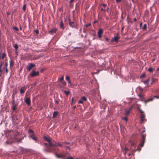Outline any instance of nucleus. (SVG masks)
I'll list each match as a JSON object with an SVG mask.
<instances>
[{
    "instance_id": "nucleus-39",
    "label": "nucleus",
    "mask_w": 159,
    "mask_h": 159,
    "mask_svg": "<svg viewBox=\"0 0 159 159\" xmlns=\"http://www.w3.org/2000/svg\"><path fill=\"white\" fill-rule=\"evenodd\" d=\"M122 119H123V120H125L126 121H127V118L126 117H123L122 118Z\"/></svg>"
},
{
    "instance_id": "nucleus-38",
    "label": "nucleus",
    "mask_w": 159,
    "mask_h": 159,
    "mask_svg": "<svg viewBox=\"0 0 159 159\" xmlns=\"http://www.w3.org/2000/svg\"><path fill=\"white\" fill-rule=\"evenodd\" d=\"M83 102H84L81 99L79 101L78 103L79 104H80V103L82 104L83 103Z\"/></svg>"
},
{
    "instance_id": "nucleus-64",
    "label": "nucleus",
    "mask_w": 159,
    "mask_h": 159,
    "mask_svg": "<svg viewBox=\"0 0 159 159\" xmlns=\"http://www.w3.org/2000/svg\"><path fill=\"white\" fill-rule=\"evenodd\" d=\"M157 70H159V67L157 69Z\"/></svg>"
},
{
    "instance_id": "nucleus-11",
    "label": "nucleus",
    "mask_w": 159,
    "mask_h": 159,
    "mask_svg": "<svg viewBox=\"0 0 159 159\" xmlns=\"http://www.w3.org/2000/svg\"><path fill=\"white\" fill-rule=\"evenodd\" d=\"M25 103H26V104H27L28 105H30V102H31V101H30V98H25Z\"/></svg>"
},
{
    "instance_id": "nucleus-8",
    "label": "nucleus",
    "mask_w": 159,
    "mask_h": 159,
    "mask_svg": "<svg viewBox=\"0 0 159 159\" xmlns=\"http://www.w3.org/2000/svg\"><path fill=\"white\" fill-rule=\"evenodd\" d=\"M154 98H159V96H154L153 98H149V99H148V100H145L144 101V102L145 103H146L148 102L149 101H152Z\"/></svg>"
},
{
    "instance_id": "nucleus-10",
    "label": "nucleus",
    "mask_w": 159,
    "mask_h": 159,
    "mask_svg": "<svg viewBox=\"0 0 159 159\" xmlns=\"http://www.w3.org/2000/svg\"><path fill=\"white\" fill-rule=\"evenodd\" d=\"M133 107H134V106H132L131 107H130L129 108V109H126L125 114L126 115H128L129 114L131 110L132 109Z\"/></svg>"
},
{
    "instance_id": "nucleus-24",
    "label": "nucleus",
    "mask_w": 159,
    "mask_h": 159,
    "mask_svg": "<svg viewBox=\"0 0 159 159\" xmlns=\"http://www.w3.org/2000/svg\"><path fill=\"white\" fill-rule=\"evenodd\" d=\"M141 150V149L139 148V146L138 148H137V149H134V150H133L132 151V152H135L136 151H140Z\"/></svg>"
},
{
    "instance_id": "nucleus-14",
    "label": "nucleus",
    "mask_w": 159,
    "mask_h": 159,
    "mask_svg": "<svg viewBox=\"0 0 159 159\" xmlns=\"http://www.w3.org/2000/svg\"><path fill=\"white\" fill-rule=\"evenodd\" d=\"M16 104L15 103H14L13 105L11 107V109H12L13 111H15L16 109Z\"/></svg>"
},
{
    "instance_id": "nucleus-42",
    "label": "nucleus",
    "mask_w": 159,
    "mask_h": 159,
    "mask_svg": "<svg viewBox=\"0 0 159 159\" xmlns=\"http://www.w3.org/2000/svg\"><path fill=\"white\" fill-rule=\"evenodd\" d=\"M102 5L104 7H107V4H105L102 3Z\"/></svg>"
},
{
    "instance_id": "nucleus-33",
    "label": "nucleus",
    "mask_w": 159,
    "mask_h": 159,
    "mask_svg": "<svg viewBox=\"0 0 159 159\" xmlns=\"http://www.w3.org/2000/svg\"><path fill=\"white\" fill-rule=\"evenodd\" d=\"M45 151L46 152H51L52 151V150L49 149H45Z\"/></svg>"
},
{
    "instance_id": "nucleus-56",
    "label": "nucleus",
    "mask_w": 159,
    "mask_h": 159,
    "mask_svg": "<svg viewBox=\"0 0 159 159\" xmlns=\"http://www.w3.org/2000/svg\"><path fill=\"white\" fill-rule=\"evenodd\" d=\"M66 143L67 144H69L70 143L69 142H66V143Z\"/></svg>"
},
{
    "instance_id": "nucleus-58",
    "label": "nucleus",
    "mask_w": 159,
    "mask_h": 159,
    "mask_svg": "<svg viewBox=\"0 0 159 159\" xmlns=\"http://www.w3.org/2000/svg\"><path fill=\"white\" fill-rule=\"evenodd\" d=\"M67 81H68V83H70V80H68Z\"/></svg>"
},
{
    "instance_id": "nucleus-55",
    "label": "nucleus",
    "mask_w": 159,
    "mask_h": 159,
    "mask_svg": "<svg viewBox=\"0 0 159 159\" xmlns=\"http://www.w3.org/2000/svg\"><path fill=\"white\" fill-rule=\"evenodd\" d=\"M106 40L107 41H108V39L107 38H105Z\"/></svg>"
},
{
    "instance_id": "nucleus-40",
    "label": "nucleus",
    "mask_w": 159,
    "mask_h": 159,
    "mask_svg": "<svg viewBox=\"0 0 159 159\" xmlns=\"http://www.w3.org/2000/svg\"><path fill=\"white\" fill-rule=\"evenodd\" d=\"M144 143H143V141H142V143L139 145V146L141 147H143V144Z\"/></svg>"
},
{
    "instance_id": "nucleus-16",
    "label": "nucleus",
    "mask_w": 159,
    "mask_h": 159,
    "mask_svg": "<svg viewBox=\"0 0 159 159\" xmlns=\"http://www.w3.org/2000/svg\"><path fill=\"white\" fill-rule=\"evenodd\" d=\"M29 137L30 138H31L33 140H34L35 141H37V139L34 136V135H30L29 136Z\"/></svg>"
},
{
    "instance_id": "nucleus-31",
    "label": "nucleus",
    "mask_w": 159,
    "mask_h": 159,
    "mask_svg": "<svg viewBox=\"0 0 159 159\" xmlns=\"http://www.w3.org/2000/svg\"><path fill=\"white\" fill-rule=\"evenodd\" d=\"M146 28H147V24H145L143 25V30H145V29H146Z\"/></svg>"
},
{
    "instance_id": "nucleus-61",
    "label": "nucleus",
    "mask_w": 159,
    "mask_h": 159,
    "mask_svg": "<svg viewBox=\"0 0 159 159\" xmlns=\"http://www.w3.org/2000/svg\"><path fill=\"white\" fill-rule=\"evenodd\" d=\"M104 9H103V8H101V11H104Z\"/></svg>"
},
{
    "instance_id": "nucleus-34",
    "label": "nucleus",
    "mask_w": 159,
    "mask_h": 159,
    "mask_svg": "<svg viewBox=\"0 0 159 159\" xmlns=\"http://www.w3.org/2000/svg\"><path fill=\"white\" fill-rule=\"evenodd\" d=\"M66 80L67 81L69 80H70V77H69V76H68V75H67L66 76Z\"/></svg>"
},
{
    "instance_id": "nucleus-54",
    "label": "nucleus",
    "mask_w": 159,
    "mask_h": 159,
    "mask_svg": "<svg viewBox=\"0 0 159 159\" xmlns=\"http://www.w3.org/2000/svg\"><path fill=\"white\" fill-rule=\"evenodd\" d=\"M67 159H73V158L72 157H69L67 158Z\"/></svg>"
},
{
    "instance_id": "nucleus-44",
    "label": "nucleus",
    "mask_w": 159,
    "mask_h": 159,
    "mask_svg": "<svg viewBox=\"0 0 159 159\" xmlns=\"http://www.w3.org/2000/svg\"><path fill=\"white\" fill-rule=\"evenodd\" d=\"M5 70L6 71V72L7 73L8 72V69H7V68L6 67L5 68Z\"/></svg>"
},
{
    "instance_id": "nucleus-62",
    "label": "nucleus",
    "mask_w": 159,
    "mask_h": 159,
    "mask_svg": "<svg viewBox=\"0 0 159 159\" xmlns=\"http://www.w3.org/2000/svg\"><path fill=\"white\" fill-rule=\"evenodd\" d=\"M20 30H22V28L21 27V26H20Z\"/></svg>"
},
{
    "instance_id": "nucleus-60",
    "label": "nucleus",
    "mask_w": 159,
    "mask_h": 159,
    "mask_svg": "<svg viewBox=\"0 0 159 159\" xmlns=\"http://www.w3.org/2000/svg\"><path fill=\"white\" fill-rule=\"evenodd\" d=\"M55 103H58V102L57 101H55Z\"/></svg>"
},
{
    "instance_id": "nucleus-1",
    "label": "nucleus",
    "mask_w": 159,
    "mask_h": 159,
    "mask_svg": "<svg viewBox=\"0 0 159 159\" xmlns=\"http://www.w3.org/2000/svg\"><path fill=\"white\" fill-rule=\"evenodd\" d=\"M44 139L49 143L50 146H53V143L54 140L51 141V139L48 137L47 136H44Z\"/></svg>"
},
{
    "instance_id": "nucleus-41",
    "label": "nucleus",
    "mask_w": 159,
    "mask_h": 159,
    "mask_svg": "<svg viewBox=\"0 0 159 159\" xmlns=\"http://www.w3.org/2000/svg\"><path fill=\"white\" fill-rule=\"evenodd\" d=\"M63 79H64V76H62L60 78V80L61 81H62V80H63Z\"/></svg>"
},
{
    "instance_id": "nucleus-6",
    "label": "nucleus",
    "mask_w": 159,
    "mask_h": 159,
    "mask_svg": "<svg viewBox=\"0 0 159 159\" xmlns=\"http://www.w3.org/2000/svg\"><path fill=\"white\" fill-rule=\"evenodd\" d=\"M150 78H148V79H147L146 80L143 81V83L145 84H146L148 87H150L151 85H152V82H153V81H152L151 83L150 84H148V83L149 82V80Z\"/></svg>"
},
{
    "instance_id": "nucleus-9",
    "label": "nucleus",
    "mask_w": 159,
    "mask_h": 159,
    "mask_svg": "<svg viewBox=\"0 0 159 159\" xmlns=\"http://www.w3.org/2000/svg\"><path fill=\"white\" fill-rule=\"evenodd\" d=\"M26 89V88L25 86H24L23 87H21L20 89V93L21 94H23Z\"/></svg>"
},
{
    "instance_id": "nucleus-59",
    "label": "nucleus",
    "mask_w": 159,
    "mask_h": 159,
    "mask_svg": "<svg viewBox=\"0 0 159 159\" xmlns=\"http://www.w3.org/2000/svg\"><path fill=\"white\" fill-rule=\"evenodd\" d=\"M127 154L129 156L131 155V154L130 153H128Z\"/></svg>"
},
{
    "instance_id": "nucleus-53",
    "label": "nucleus",
    "mask_w": 159,
    "mask_h": 159,
    "mask_svg": "<svg viewBox=\"0 0 159 159\" xmlns=\"http://www.w3.org/2000/svg\"><path fill=\"white\" fill-rule=\"evenodd\" d=\"M66 149H70V148H69V146H67V147H66Z\"/></svg>"
},
{
    "instance_id": "nucleus-63",
    "label": "nucleus",
    "mask_w": 159,
    "mask_h": 159,
    "mask_svg": "<svg viewBox=\"0 0 159 159\" xmlns=\"http://www.w3.org/2000/svg\"><path fill=\"white\" fill-rule=\"evenodd\" d=\"M140 112L141 113H143V111L142 110H140Z\"/></svg>"
},
{
    "instance_id": "nucleus-43",
    "label": "nucleus",
    "mask_w": 159,
    "mask_h": 159,
    "mask_svg": "<svg viewBox=\"0 0 159 159\" xmlns=\"http://www.w3.org/2000/svg\"><path fill=\"white\" fill-rule=\"evenodd\" d=\"M8 66V63L7 62H6L5 64V65L4 66H5V68L6 67L7 68V66Z\"/></svg>"
},
{
    "instance_id": "nucleus-35",
    "label": "nucleus",
    "mask_w": 159,
    "mask_h": 159,
    "mask_svg": "<svg viewBox=\"0 0 159 159\" xmlns=\"http://www.w3.org/2000/svg\"><path fill=\"white\" fill-rule=\"evenodd\" d=\"M145 74H142L140 76V77L141 78H144V77H145Z\"/></svg>"
},
{
    "instance_id": "nucleus-46",
    "label": "nucleus",
    "mask_w": 159,
    "mask_h": 159,
    "mask_svg": "<svg viewBox=\"0 0 159 159\" xmlns=\"http://www.w3.org/2000/svg\"><path fill=\"white\" fill-rule=\"evenodd\" d=\"M35 32L37 34H38L39 33V31L38 30H36L35 31Z\"/></svg>"
},
{
    "instance_id": "nucleus-36",
    "label": "nucleus",
    "mask_w": 159,
    "mask_h": 159,
    "mask_svg": "<svg viewBox=\"0 0 159 159\" xmlns=\"http://www.w3.org/2000/svg\"><path fill=\"white\" fill-rule=\"evenodd\" d=\"M13 29L16 30V31H18L19 30L16 27H13Z\"/></svg>"
},
{
    "instance_id": "nucleus-2",
    "label": "nucleus",
    "mask_w": 159,
    "mask_h": 159,
    "mask_svg": "<svg viewBox=\"0 0 159 159\" xmlns=\"http://www.w3.org/2000/svg\"><path fill=\"white\" fill-rule=\"evenodd\" d=\"M39 74V71L36 72L34 70H33L30 72V75L31 77H34L38 76Z\"/></svg>"
},
{
    "instance_id": "nucleus-49",
    "label": "nucleus",
    "mask_w": 159,
    "mask_h": 159,
    "mask_svg": "<svg viewBox=\"0 0 159 159\" xmlns=\"http://www.w3.org/2000/svg\"><path fill=\"white\" fill-rule=\"evenodd\" d=\"M108 9H109V8L108 7H107V9H105L104 10V11L105 12V11H108Z\"/></svg>"
},
{
    "instance_id": "nucleus-4",
    "label": "nucleus",
    "mask_w": 159,
    "mask_h": 159,
    "mask_svg": "<svg viewBox=\"0 0 159 159\" xmlns=\"http://www.w3.org/2000/svg\"><path fill=\"white\" fill-rule=\"evenodd\" d=\"M118 34H117L116 36H115L114 38L111 40V42H117L119 39H120V37H118Z\"/></svg>"
},
{
    "instance_id": "nucleus-7",
    "label": "nucleus",
    "mask_w": 159,
    "mask_h": 159,
    "mask_svg": "<svg viewBox=\"0 0 159 159\" xmlns=\"http://www.w3.org/2000/svg\"><path fill=\"white\" fill-rule=\"evenodd\" d=\"M102 33L103 31L102 29H99L97 33L98 36L99 38H100L101 37Z\"/></svg>"
},
{
    "instance_id": "nucleus-22",
    "label": "nucleus",
    "mask_w": 159,
    "mask_h": 159,
    "mask_svg": "<svg viewBox=\"0 0 159 159\" xmlns=\"http://www.w3.org/2000/svg\"><path fill=\"white\" fill-rule=\"evenodd\" d=\"M58 114V112L57 111H54L53 112V118L56 117Z\"/></svg>"
},
{
    "instance_id": "nucleus-57",
    "label": "nucleus",
    "mask_w": 159,
    "mask_h": 159,
    "mask_svg": "<svg viewBox=\"0 0 159 159\" xmlns=\"http://www.w3.org/2000/svg\"><path fill=\"white\" fill-rule=\"evenodd\" d=\"M137 20L136 19V18H134V20L135 21H136Z\"/></svg>"
},
{
    "instance_id": "nucleus-26",
    "label": "nucleus",
    "mask_w": 159,
    "mask_h": 159,
    "mask_svg": "<svg viewBox=\"0 0 159 159\" xmlns=\"http://www.w3.org/2000/svg\"><path fill=\"white\" fill-rule=\"evenodd\" d=\"M81 100H82L83 102H86L87 101V99L86 97L84 96L82 97L81 98Z\"/></svg>"
},
{
    "instance_id": "nucleus-18",
    "label": "nucleus",
    "mask_w": 159,
    "mask_h": 159,
    "mask_svg": "<svg viewBox=\"0 0 159 159\" xmlns=\"http://www.w3.org/2000/svg\"><path fill=\"white\" fill-rule=\"evenodd\" d=\"M129 144H130L131 147L134 146L135 144V143L134 142H133L131 140L130 141H129Z\"/></svg>"
},
{
    "instance_id": "nucleus-3",
    "label": "nucleus",
    "mask_w": 159,
    "mask_h": 159,
    "mask_svg": "<svg viewBox=\"0 0 159 159\" xmlns=\"http://www.w3.org/2000/svg\"><path fill=\"white\" fill-rule=\"evenodd\" d=\"M35 65L34 64H33L32 63H30L29 64V66H27L26 67L27 70L28 71H30L31 70V69L35 67Z\"/></svg>"
},
{
    "instance_id": "nucleus-12",
    "label": "nucleus",
    "mask_w": 159,
    "mask_h": 159,
    "mask_svg": "<svg viewBox=\"0 0 159 159\" xmlns=\"http://www.w3.org/2000/svg\"><path fill=\"white\" fill-rule=\"evenodd\" d=\"M53 144L52 147H56V146H59L60 147H62L63 146V144H62L59 143H58L56 142L55 141H54V142H53Z\"/></svg>"
},
{
    "instance_id": "nucleus-51",
    "label": "nucleus",
    "mask_w": 159,
    "mask_h": 159,
    "mask_svg": "<svg viewBox=\"0 0 159 159\" xmlns=\"http://www.w3.org/2000/svg\"><path fill=\"white\" fill-rule=\"evenodd\" d=\"M73 101H74V98L73 97L72 98V103H71V104H72L73 103Z\"/></svg>"
},
{
    "instance_id": "nucleus-20",
    "label": "nucleus",
    "mask_w": 159,
    "mask_h": 159,
    "mask_svg": "<svg viewBox=\"0 0 159 159\" xmlns=\"http://www.w3.org/2000/svg\"><path fill=\"white\" fill-rule=\"evenodd\" d=\"M146 135L145 134H143L142 135V140L143 141V143H144L145 142V138Z\"/></svg>"
},
{
    "instance_id": "nucleus-5",
    "label": "nucleus",
    "mask_w": 159,
    "mask_h": 159,
    "mask_svg": "<svg viewBox=\"0 0 159 159\" xmlns=\"http://www.w3.org/2000/svg\"><path fill=\"white\" fill-rule=\"evenodd\" d=\"M69 25L72 28H75L76 27V25L74 21H71L70 19H69Z\"/></svg>"
},
{
    "instance_id": "nucleus-27",
    "label": "nucleus",
    "mask_w": 159,
    "mask_h": 159,
    "mask_svg": "<svg viewBox=\"0 0 159 159\" xmlns=\"http://www.w3.org/2000/svg\"><path fill=\"white\" fill-rule=\"evenodd\" d=\"M138 96L141 98V100H143V99L144 98L142 94H139L138 95Z\"/></svg>"
},
{
    "instance_id": "nucleus-47",
    "label": "nucleus",
    "mask_w": 159,
    "mask_h": 159,
    "mask_svg": "<svg viewBox=\"0 0 159 159\" xmlns=\"http://www.w3.org/2000/svg\"><path fill=\"white\" fill-rule=\"evenodd\" d=\"M90 25H91V24H87L85 26H86V27H88V26H90Z\"/></svg>"
},
{
    "instance_id": "nucleus-48",
    "label": "nucleus",
    "mask_w": 159,
    "mask_h": 159,
    "mask_svg": "<svg viewBox=\"0 0 159 159\" xmlns=\"http://www.w3.org/2000/svg\"><path fill=\"white\" fill-rule=\"evenodd\" d=\"M43 144L46 146H48V144L47 143H44Z\"/></svg>"
},
{
    "instance_id": "nucleus-17",
    "label": "nucleus",
    "mask_w": 159,
    "mask_h": 159,
    "mask_svg": "<svg viewBox=\"0 0 159 159\" xmlns=\"http://www.w3.org/2000/svg\"><path fill=\"white\" fill-rule=\"evenodd\" d=\"M145 117V115L143 114H142L141 115V120L142 122H143L144 121V118Z\"/></svg>"
},
{
    "instance_id": "nucleus-19",
    "label": "nucleus",
    "mask_w": 159,
    "mask_h": 159,
    "mask_svg": "<svg viewBox=\"0 0 159 159\" xmlns=\"http://www.w3.org/2000/svg\"><path fill=\"white\" fill-rule=\"evenodd\" d=\"M10 62V67L11 68V66L13 65L14 62L11 59L9 61Z\"/></svg>"
},
{
    "instance_id": "nucleus-29",
    "label": "nucleus",
    "mask_w": 159,
    "mask_h": 159,
    "mask_svg": "<svg viewBox=\"0 0 159 159\" xmlns=\"http://www.w3.org/2000/svg\"><path fill=\"white\" fill-rule=\"evenodd\" d=\"M6 56V54L5 52H3L2 53V56L1 57L2 59H3Z\"/></svg>"
},
{
    "instance_id": "nucleus-30",
    "label": "nucleus",
    "mask_w": 159,
    "mask_h": 159,
    "mask_svg": "<svg viewBox=\"0 0 159 159\" xmlns=\"http://www.w3.org/2000/svg\"><path fill=\"white\" fill-rule=\"evenodd\" d=\"M64 92L67 96L68 95L69 93V91H66L65 90Z\"/></svg>"
},
{
    "instance_id": "nucleus-21",
    "label": "nucleus",
    "mask_w": 159,
    "mask_h": 159,
    "mask_svg": "<svg viewBox=\"0 0 159 159\" xmlns=\"http://www.w3.org/2000/svg\"><path fill=\"white\" fill-rule=\"evenodd\" d=\"M23 139V138H20L17 139H16V142L18 143H19Z\"/></svg>"
},
{
    "instance_id": "nucleus-15",
    "label": "nucleus",
    "mask_w": 159,
    "mask_h": 159,
    "mask_svg": "<svg viewBox=\"0 0 159 159\" xmlns=\"http://www.w3.org/2000/svg\"><path fill=\"white\" fill-rule=\"evenodd\" d=\"M60 28L61 29H64V25L62 20L60 22Z\"/></svg>"
},
{
    "instance_id": "nucleus-32",
    "label": "nucleus",
    "mask_w": 159,
    "mask_h": 159,
    "mask_svg": "<svg viewBox=\"0 0 159 159\" xmlns=\"http://www.w3.org/2000/svg\"><path fill=\"white\" fill-rule=\"evenodd\" d=\"M26 9V5H24L23 7V10L24 11H25Z\"/></svg>"
},
{
    "instance_id": "nucleus-52",
    "label": "nucleus",
    "mask_w": 159,
    "mask_h": 159,
    "mask_svg": "<svg viewBox=\"0 0 159 159\" xmlns=\"http://www.w3.org/2000/svg\"><path fill=\"white\" fill-rule=\"evenodd\" d=\"M4 70H5V66H4V67H3V68H2V71H3Z\"/></svg>"
},
{
    "instance_id": "nucleus-25",
    "label": "nucleus",
    "mask_w": 159,
    "mask_h": 159,
    "mask_svg": "<svg viewBox=\"0 0 159 159\" xmlns=\"http://www.w3.org/2000/svg\"><path fill=\"white\" fill-rule=\"evenodd\" d=\"M56 156L58 158H61L62 157L63 155H59V154L56 153L55 154Z\"/></svg>"
},
{
    "instance_id": "nucleus-45",
    "label": "nucleus",
    "mask_w": 159,
    "mask_h": 159,
    "mask_svg": "<svg viewBox=\"0 0 159 159\" xmlns=\"http://www.w3.org/2000/svg\"><path fill=\"white\" fill-rule=\"evenodd\" d=\"M75 0H70L69 2L70 3V4L74 1Z\"/></svg>"
},
{
    "instance_id": "nucleus-50",
    "label": "nucleus",
    "mask_w": 159,
    "mask_h": 159,
    "mask_svg": "<svg viewBox=\"0 0 159 159\" xmlns=\"http://www.w3.org/2000/svg\"><path fill=\"white\" fill-rule=\"evenodd\" d=\"M116 2L117 3L121 2V0H116Z\"/></svg>"
},
{
    "instance_id": "nucleus-13",
    "label": "nucleus",
    "mask_w": 159,
    "mask_h": 159,
    "mask_svg": "<svg viewBox=\"0 0 159 159\" xmlns=\"http://www.w3.org/2000/svg\"><path fill=\"white\" fill-rule=\"evenodd\" d=\"M57 31V29L56 28H53L52 29L49 31V33L53 35L56 33Z\"/></svg>"
},
{
    "instance_id": "nucleus-37",
    "label": "nucleus",
    "mask_w": 159,
    "mask_h": 159,
    "mask_svg": "<svg viewBox=\"0 0 159 159\" xmlns=\"http://www.w3.org/2000/svg\"><path fill=\"white\" fill-rule=\"evenodd\" d=\"M28 133H34L33 131L31 129H29L28 130Z\"/></svg>"
},
{
    "instance_id": "nucleus-23",
    "label": "nucleus",
    "mask_w": 159,
    "mask_h": 159,
    "mask_svg": "<svg viewBox=\"0 0 159 159\" xmlns=\"http://www.w3.org/2000/svg\"><path fill=\"white\" fill-rule=\"evenodd\" d=\"M13 47L15 48L16 51L18 48V46L17 44V43H16ZM16 52H17L16 51Z\"/></svg>"
},
{
    "instance_id": "nucleus-28",
    "label": "nucleus",
    "mask_w": 159,
    "mask_h": 159,
    "mask_svg": "<svg viewBox=\"0 0 159 159\" xmlns=\"http://www.w3.org/2000/svg\"><path fill=\"white\" fill-rule=\"evenodd\" d=\"M153 70V69L151 67H149L148 68V71L150 72H152Z\"/></svg>"
}]
</instances>
